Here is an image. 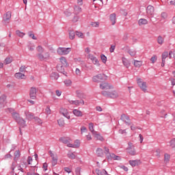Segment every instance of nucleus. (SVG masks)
I'll use <instances>...</instances> for the list:
<instances>
[{"label":"nucleus","mask_w":175,"mask_h":175,"mask_svg":"<svg viewBox=\"0 0 175 175\" xmlns=\"http://www.w3.org/2000/svg\"><path fill=\"white\" fill-rule=\"evenodd\" d=\"M92 136H94V133H92V132H91V133L86 132L85 133V137H86L87 140H91L92 139Z\"/></svg>","instance_id":"58836bf2"},{"label":"nucleus","mask_w":175,"mask_h":175,"mask_svg":"<svg viewBox=\"0 0 175 175\" xmlns=\"http://www.w3.org/2000/svg\"><path fill=\"white\" fill-rule=\"evenodd\" d=\"M106 75L105 74H98L96 76H94L92 80L94 83H99L100 81H103V80H106Z\"/></svg>","instance_id":"6e6552de"},{"label":"nucleus","mask_w":175,"mask_h":175,"mask_svg":"<svg viewBox=\"0 0 175 175\" xmlns=\"http://www.w3.org/2000/svg\"><path fill=\"white\" fill-rule=\"evenodd\" d=\"M67 157L69 159H76V154L73 152H68L67 153Z\"/></svg>","instance_id":"7c9ffc66"},{"label":"nucleus","mask_w":175,"mask_h":175,"mask_svg":"<svg viewBox=\"0 0 175 175\" xmlns=\"http://www.w3.org/2000/svg\"><path fill=\"white\" fill-rule=\"evenodd\" d=\"M77 98H79V99H83L85 98V96L84 95V94L81 93L79 90L77 91Z\"/></svg>","instance_id":"ea45409f"},{"label":"nucleus","mask_w":175,"mask_h":175,"mask_svg":"<svg viewBox=\"0 0 175 175\" xmlns=\"http://www.w3.org/2000/svg\"><path fill=\"white\" fill-rule=\"evenodd\" d=\"M75 34L77 35V36H78V38H80L81 39H84V34H83L82 32L76 31Z\"/></svg>","instance_id":"a18cd8bd"},{"label":"nucleus","mask_w":175,"mask_h":175,"mask_svg":"<svg viewBox=\"0 0 175 175\" xmlns=\"http://www.w3.org/2000/svg\"><path fill=\"white\" fill-rule=\"evenodd\" d=\"M13 59L12 57H6L4 60L5 65H9V64H12Z\"/></svg>","instance_id":"a19ab883"},{"label":"nucleus","mask_w":175,"mask_h":175,"mask_svg":"<svg viewBox=\"0 0 175 175\" xmlns=\"http://www.w3.org/2000/svg\"><path fill=\"white\" fill-rule=\"evenodd\" d=\"M59 113L60 114L64 116V117H66V118H68V120L70 119V116H69V112L68 111V109L65 108H61Z\"/></svg>","instance_id":"ddd939ff"},{"label":"nucleus","mask_w":175,"mask_h":175,"mask_svg":"<svg viewBox=\"0 0 175 175\" xmlns=\"http://www.w3.org/2000/svg\"><path fill=\"white\" fill-rule=\"evenodd\" d=\"M150 61H151L152 64H155V62H157V55H153L150 58Z\"/></svg>","instance_id":"680f3d73"},{"label":"nucleus","mask_w":175,"mask_h":175,"mask_svg":"<svg viewBox=\"0 0 175 175\" xmlns=\"http://www.w3.org/2000/svg\"><path fill=\"white\" fill-rule=\"evenodd\" d=\"M57 124L59 126H64V125H65V121L62 119H59L57 120Z\"/></svg>","instance_id":"3c124183"},{"label":"nucleus","mask_w":175,"mask_h":175,"mask_svg":"<svg viewBox=\"0 0 175 175\" xmlns=\"http://www.w3.org/2000/svg\"><path fill=\"white\" fill-rule=\"evenodd\" d=\"M96 173L98 175H107V172L105 170H96Z\"/></svg>","instance_id":"473e14b6"},{"label":"nucleus","mask_w":175,"mask_h":175,"mask_svg":"<svg viewBox=\"0 0 175 175\" xmlns=\"http://www.w3.org/2000/svg\"><path fill=\"white\" fill-rule=\"evenodd\" d=\"M169 161H170V154L165 153L164 154V161L167 163V162H169Z\"/></svg>","instance_id":"c03bdc74"},{"label":"nucleus","mask_w":175,"mask_h":175,"mask_svg":"<svg viewBox=\"0 0 175 175\" xmlns=\"http://www.w3.org/2000/svg\"><path fill=\"white\" fill-rule=\"evenodd\" d=\"M134 66L136 68H140L142 66V62L137 61V60H134Z\"/></svg>","instance_id":"49530a36"},{"label":"nucleus","mask_w":175,"mask_h":175,"mask_svg":"<svg viewBox=\"0 0 175 175\" xmlns=\"http://www.w3.org/2000/svg\"><path fill=\"white\" fill-rule=\"evenodd\" d=\"M64 84H65V85H66V87H69V85H70V84H72V81L67 79V80L64 81Z\"/></svg>","instance_id":"bf43d9fd"},{"label":"nucleus","mask_w":175,"mask_h":175,"mask_svg":"<svg viewBox=\"0 0 175 175\" xmlns=\"http://www.w3.org/2000/svg\"><path fill=\"white\" fill-rule=\"evenodd\" d=\"M137 84L144 92H147V83L142 81V79L137 80Z\"/></svg>","instance_id":"9d476101"},{"label":"nucleus","mask_w":175,"mask_h":175,"mask_svg":"<svg viewBox=\"0 0 175 175\" xmlns=\"http://www.w3.org/2000/svg\"><path fill=\"white\" fill-rule=\"evenodd\" d=\"M12 117L14 118V120L20 125L22 126V128H24V126H27V124H25V120H23V118L20 117V114L17 112H12Z\"/></svg>","instance_id":"f03ea898"},{"label":"nucleus","mask_w":175,"mask_h":175,"mask_svg":"<svg viewBox=\"0 0 175 175\" xmlns=\"http://www.w3.org/2000/svg\"><path fill=\"white\" fill-rule=\"evenodd\" d=\"M100 88L101 90H112L113 85L109 84L108 83H103L100 84Z\"/></svg>","instance_id":"dca6fc26"},{"label":"nucleus","mask_w":175,"mask_h":175,"mask_svg":"<svg viewBox=\"0 0 175 175\" xmlns=\"http://www.w3.org/2000/svg\"><path fill=\"white\" fill-rule=\"evenodd\" d=\"M101 94L103 95V96L110 98L111 99H116V98H118V93L116 91H103Z\"/></svg>","instance_id":"7ed1b4c3"},{"label":"nucleus","mask_w":175,"mask_h":175,"mask_svg":"<svg viewBox=\"0 0 175 175\" xmlns=\"http://www.w3.org/2000/svg\"><path fill=\"white\" fill-rule=\"evenodd\" d=\"M69 103L75 106H81V105H84V100H69Z\"/></svg>","instance_id":"6ab92c4d"},{"label":"nucleus","mask_w":175,"mask_h":175,"mask_svg":"<svg viewBox=\"0 0 175 175\" xmlns=\"http://www.w3.org/2000/svg\"><path fill=\"white\" fill-rule=\"evenodd\" d=\"M59 141L68 146V144H71L70 142H72V139L68 137H62L59 138Z\"/></svg>","instance_id":"a211bd4d"},{"label":"nucleus","mask_w":175,"mask_h":175,"mask_svg":"<svg viewBox=\"0 0 175 175\" xmlns=\"http://www.w3.org/2000/svg\"><path fill=\"white\" fill-rule=\"evenodd\" d=\"M92 133H93L94 137L96 140H100V142H103V140H105V138H103V136H102L100 133L92 132Z\"/></svg>","instance_id":"4468645a"},{"label":"nucleus","mask_w":175,"mask_h":175,"mask_svg":"<svg viewBox=\"0 0 175 175\" xmlns=\"http://www.w3.org/2000/svg\"><path fill=\"white\" fill-rule=\"evenodd\" d=\"M154 8L152 5H148L146 8V13L148 16H154Z\"/></svg>","instance_id":"412c9836"},{"label":"nucleus","mask_w":175,"mask_h":175,"mask_svg":"<svg viewBox=\"0 0 175 175\" xmlns=\"http://www.w3.org/2000/svg\"><path fill=\"white\" fill-rule=\"evenodd\" d=\"M127 53L131 55V57H135V55H136V50L134 49H129Z\"/></svg>","instance_id":"e433bc0d"},{"label":"nucleus","mask_w":175,"mask_h":175,"mask_svg":"<svg viewBox=\"0 0 175 175\" xmlns=\"http://www.w3.org/2000/svg\"><path fill=\"white\" fill-rule=\"evenodd\" d=\"M28 164L31 165L32 167H35L36 166V160L32 159V157H29L27 160Z\"/></svg>","instance_id":"b1692460"},{"label":"nucleus","mask_w":175,"mask_h":175,"mask_svg":"<svg viewBox=\"0 0 175 175\" xmlns=\"http://www.w3.org/2000/svg\"><path fill=\"white\" fill-rule=\"evenodd\" d=\"M72 113L74 116H76V117H83V112L79 109H74Z\"/></svg>","instance_id":"bb28decb"},{"label":"nucleus","mask_w":175,"mask_h":175,"mask_svg":"<svg viewBox=\"0 0 175 175\" xmlns=\"http://www.w3.org/2000/svg\"><path fill=\"white\" fill-rule=\"evenodd\" d=\"M37 51L39 53V54H42V53L44 52V49H43L42 46H38L37 47Z\"/></svg>","instance_id":"8fccbe9b"},{"label":"nucleus","mask_w":175,"mask_h":175,"mask_svg":"<svg viewBox=\"0 0 175 175\" xmlns=\"http://www.w3.org/2000/svg\"><path fill=\"white\" fill-rule=\"evenodd\" d=\"M45 111L46 114H51V109H50V107L47 106L46 108L45 109Z\"/></svg>","instance_id":"0e129e2a"},{"label":"nucleus","mask_w":175,"mask_h":175,"mask_svg":"<svg viewBox=\"0 0 175 175\" xmlns=\"http://www.w3.org/2000/svg\"><path fill=\"white\" fill-rule=\"evenodd\" d=\"M120 120L122 121V122H124L126 125L128 126L132 125V122L131 121V118H129V116L122 113L120 116Z\"/></svg>","instance_id":"0eeeda50"},{"label":"nucleus","mask_w":175,"mask_h":175,"mask_svg":"<svg viewBox=\"0 0 175 175\" xmlns=\"http://www.w3.org/2000/svg\"><path fill=\"white\" fill-rule=\"evenodd\" d=\"M170 147L175 151V138H173L170 141Z\"/></svg>","instance_id":"f704fd0d"},{"label":"nucleus","mask_w":175,"mask_h":175,"mask_svg":"<svg viewBox=\"0 0 175 175\" xmlns=\"http://www.w3.org/2000/svg\"><path fill=\"white\" fill-rule=\"evenodd\" d=\"M34 121L35 122H36V124H38L39 125H40V124H42V120H40V118H39L38 117L34 118Z\"/></svg>","instance_id":"864d4df0"},{"label":"nucleus","mask_w":175,"mask_h":175,"mask_svg":"<svg viewBox=\"0 0 175 175\" xmlns=\"http://www.w3.org/2000/svg\"><path fill=\"white\" fill-rule=\"evenodd\" d=\"M139 25H146L148 24V21L146 18H140L138 21Z\"/></svg>","instance_id":"c85d7f7f"},{"label":"nucleus","mask_w":175,"mask_h":175,"mask_svg":"<svg viewBox=\"0 0 175 175\" xmlns=\"http://www.w3.org/2000/svg\"><path fill=\"white\" fill-rule=\"evenodd\" d=\"M90 25H92V27H94L95 28H98V27H99V22H92Z\"/></svg>","instance_id":"13d9d810"},{"label":"nucleus","mask_w":175,"mask_h":175,"mask_svg":"<svg viewBox=\"0 0 175 175\" xmlns=\"http://www.w3.org/2000/svg\"><path fill=\"white\" fill-rule=\"evenodd\" d=\"M12 170H15L16 172H17V170H20L21 172H22V173H24V170H23V167H21V165L16 167L15 168H13Z\"/></svg>","instance_id":"4d7b16f0"},{"label":"nucleus","mask_w":175,"mask_h":175,"mask_svg":"<svg viewBox=\"0 0 175 175\" xmlns=\"http://www.w3.org/2000/svg\"><path fill=\"white\" fill-rule=\"evenodd\" d=\"M128 148H126V151L128 154H130V155H136V149H135V146L133 143L129 142L128 144Z\"/></svg>","instance_id":"1a4fd4ad"},{"label":"nucleus","mask_w":175,"mask_h":175,"mask_svg":"<svg viewBox=\"0 0 175 175\" xmlns=\"http://www.w3.org/2000/svg\"><path fill=\"white\" fill-rule=\"evenodd\" d=\"M109 19L112 25H115L116 24V13L111 14L109 15Z\"/></svg>","instance_id":"a878e982"},{"label":"nucleus","mask_w":175,"mask_h":175,"mask_svg":"<svg viewBox=\"0 0 175 175\" xmlns=\"http://www.w3.org/2000/svg\"><path fill=\"white\" fill-rule=\"evenodd\" d=\"M74 10H75V14H79V13L81 12V8H80V6L79 5H75L74 8Z\"/></svg>","instance_id":"37998d69"},{"label":"nucleus","mask_w":175,"mask_h":175,"mask_svg":"<svg viewBox=\"0 0 175 175\" xmlns=\"http://www.w3.org/2000/svg\"><path fill=\"white\" fill-rule=\"evenodd\" d=\"M88 57L89 59H91L94 65H96V66H100V64H99V60L98 59V58H96V57L94 56L92 54H89Z\"/></svg>","instance_id":"9b49d317"},{"label":"nucleus","mask_w":175,"mask_h":175,"mask_svg":"<svg viewBox=\"0 0 175 175\" xmlns=\"http://www.w3.org/2000/svg\"><path fill=\"white\" fill-rule=\"evenodd\" d=\"M14 161H18V158H20V157H21V154L20 153V150H16L14 154Z\"/></svg>","instance_id":"2f4dec72"},{"label":"nucleus","mask_w":175,"mask_h":175,"mask_svg":"<svg viewBox=\"0 0 175 175\" xmlns=\"http://www.w3.org/2000/svg\"><path fill=\"white\" fill-rule=\"evenodd\" d=\"M96 152L98 157H105V155H109L111 159H113L114 161H121V157H120L119 156L116 155L114 153L110 154V150L106 146L104 147V151L103 149L98 148L96 150Z\"/></svg>","instance_id":"f257e3e1"},{"label":"nucleus","mask_w":175,"mask_h":175,"mask_svg":"<svg viewBox=\"0 0 175 175\" xmlns=\"http://www.w3.org/2000/svg\"><path fill=\"white\" fill-rule=\"evenodd\" d=\"M49 155L52 159L51 163L52 166H55L57 163H58V154L57 153L50 150L49 152Z\"/></svg>","instance_id":"423d86ee"},{"label":"nucleus","mask_w":175,"mask_h":175,"mask_svg":"<svg viewBox=\"0 0 175 175\" xmlns=\"http://www.w3.org/2000/svg\"><path fill=\"white\" fill-rule=\"evenodd\" d=\"M16 79H24L25 77V75L21 73V72H16L15 74Z\"/></svg>","instance_id":"c9c22d12"},{"label":"nucleus","mask_w":175,"mask_h":175,"mask_svg":"<svg viewBox=\"0 0 175 175\" xmlns=\"http://www.w3.org/2000/svg\"><path fill=\"white\" fill-rule=\"evenodd\" d=\"M26 69H27V67L25 66H21L19 68V71L23 73L25 72Z\"/></svg>","instance_id":"052dcab7"},{"label":"nucleus","mask_w":175,"mask_h":175,"mask_svg":"<svg viewBox=\"0 0 175 175\" xmlns=\"http://www.w3.org/2000/svg\"><path fill=\"white\" fill-rule=\"evenodd\" d=\"M16 33L19 38H24L25 35V33L20 31V30H16Z\"/></svg>","instance_id":"09e8293b"},{"label":"nucleus","mask_w":175,"mask_h":175,"mask_svg":"<svg viewBox=\"0 0 175 175\" xmlns=\"http://www.w3.org/2000/svg\"><path fill=\"white\" fill-rule=\"evenodd\" d=\"M67 147H70L71 148H79V147H80V141L77 139L75 141L74 144H68Z\"/></svg>","instance_id":"aec40b11"},{"label":"nucleus","mask_w":175,"mask_h":175,"mask_svg":"<svg viewBox=\"0 0 175 175\" xmlns=\"http://www.w3.org/2000/svg\"><path fill=\"white\" fill-rule=\"evenodd\" d=\"M59 61L62 64L61 65H62L63 66H68V62H66V57H61L59 58Z\"/></svg>","instance_id":"cd10ccee"},{"label":"nucleus","mask_w":175,"mask_h":175,"mask_svg":"<svg viewBox=\"0 0 175 175\" xmlns=\"http://www.w3.org/2000/svg\"><path fill=\"white\" fill-rule=\"evenodd\" d=\"M12 18V12L8 11L4 15L3 23V24H9V21Z\"/></svg>","instance_id":"f8f14e48"},{"label":"nucleus","mask_w":175,"mask_h":175,"mask_svg":"<svg viewBox=\"0 0 175 175\" xmlns=\"http://www.w3.org/2000/svg\"><path fill=\"white\" fill-rule=\"evenodd\" d=\"M167 57H169V53L167 51L163 52L161 55L162 61H165Z\"/></svg>","instance_id":"79ce46f5"},{"label":"nucleus","mask_w":175,"mask_h":175,"mask_svg":"<svg viewBox=\"0 0 175 175\" xmlns=\"http://www.w3.org/2000/svg\"><path fill=\"white\" fill-rule=\"evenodd\" d=\"M37 58L39 59V61L43 62V61H49L50 59V53L46 52L44 55L43 53H38L37 54Z\"/></svg>","instance_id":"39448f33"},{"label":"nucleus","mask_w":175,"mask_h":175,"mask_svg":"<svg viewBox=\"0 0 175 175\" xmlns=\"http://www.w3.org/2000/svg\"><path fill=\"white\" fill-rule=\"evenodd\" d=\"M114 50H116V45H111L109 49L110 53H114Z\"/></svg>","instance_id":"69168bd1"},{"label":"nucleus","mask_w":175,"mask_h":175,"mask_svg":"<svg viewBox=\"0 0 175 175\" xmlns=\"http://www.w3.org/2000/svg\"><path fill=\"white\" fill-rule=\"evenodd\" d=\"M36 92H37L36 88H30L29 96L31 99H36Z\"/></svg>","instance_id":"2eb2a0df"},{"label":"nucleus","mask_w":175,"mask_h":175,"mask_svg":"<svg viewBox=\"0 0 175 175\" xmlns=\"http://www.w3.org/2000/svg\"><path fill=\"white\" fill-rule=\"evenodd\" d=\"M155 155H156V157L159 158L161 157V150H159V149L156 150Z\"/></svg>","instance_id":"e2e57ef3"},{"label":"nucleus","mask_w":175,"mask_h":175,"mask_svg":"<svg viewBox=\"0 0 175 175\" xmlns=\"http://www.w3.org/2000/svg\"><path fill=\"white\" fill-rule=\"evenodd\" d=\"M64 14L67 16L69 17V16H70V14H72V13H70V12L66 10L64 12Z\"/></svg>","instance_id":"774afa93"},{"label":"nucleus","mask_w":175,"mask_h":175,"mask_svg":"<svg viewBox=\"0 0 175 175\" xmlns=\"http://www.w3.org/2000/svg\"><path fill=\"white\" fill-rule=\"evenodd\" d=\"M89 130L90 132H95V130L94 129V123L91 122L89 124Z\"/></svg>","instance_id":"5fc2aeb1"},{"label":"nucleus","mask_w":175,"mask_h":175,"mask_svg":"<svg viewBox=\"0 0 175 175\" xmlns=\"http://www.w3.org/2000/svg\"><path fill=\"white\" fill-rule=\"evenodd\" d=\"M165 42V38H163L162 36H159L158 38H157V43L159 44H163V42Z\"/></svg>","instance_id":"4c0bfd02"},{"label":"nucleus","mask_w":175,"mask_h":175,"mask_svg":"<svg viewBox=\"0 0 175 175\" xmlns=\"http://www.w3.org/2000/svg\"><path fill=\"white\" fill-rule=\"evenodd\" d=\"M25 114L26 116L27 120H29V121H31L32 120H35L36 116H35V114H33V113L25 112Z\"/></svg>","instance_id":"5701e85b"},{"label":"nucleus","mask_w":175,"mask_h":175,"mask_svg":"<svg viewBox=\"0 0 175 175\" xmlns=\"http://www.w3.org/2000/svg\"><path fill=\"white\" fill-rule=\"evenodd\" d=\"M5 100H6V96H1L0 97V109H2L5 107Z\"/></svg>","instance_id":"393cba45"},{"label":"nucleus","mask_w":175,"mask_h":175,"mask_svg":"<svg viewBox=\"0 0 175 175\" xmlns=\"http://www.w3.org/2000/svg\"><path fill=\"white\" fill-rule=\"evenodd\" d=\"M29 38H31L33 40H37L38 38L35 36V34H33V31H29Z\"/></svg>","instance_id":"de8ad7c7"},{"label":"nucleus","mask_w":175,"mask_h":175,"mask_svg":"<svg viewBox=\"0 0 175 175\" xmlns=\"http://www.w3.org/2000/svg\"><path fill=\"white\" fill-rule=\"evenodd\" d=\"M50 77L51 79H52V80H58V78L59 77V75H58V73L57 72H52L50 75Z\"/></svg>","instance_id":"c756f323"},{"label":"nucleus","mask_w":175,"mask_h":175,"mask_svg":"<svg viewBox=\"0 0 175 175\" xmlns=\"http://www.w3.org/2000/svg\"><path fill=\"white\" fill-rule=\"evenodd\" d=\"M75 36H76V33L73 30L69 31V39L73 40L75 39Z\"/></svg>","instance_id":"72a5a7b5"},{"label":"nucleus","mask_w":175,"mask_h":175,"mask_svg":"<svg viewBox=\"0 0 175 175\" xmlns=\"http://www.w3.org/2000/svg\"><path fill=\"white\" fill-rule=\"evenodd\" d=\"M70 51H72L71 48L59 47L57 50V53L59 55H68Z\"/></svg>","instance_id":"20e7f679"},{"label":"nucleus","mask_w":175,"mask_h":175,"mask_svg":"<svg viewBox=\"0 0 175 175\" xmlns=\"http://www.w3.org/2000/svg\"><path fill=\"white\" fill-rule=\"evenodd\" d=\"M129 163L131 166L135 167V166H139V165H142V161H140V159L130 160Z\"/></svg>","instance_id":"f3484780"},{"label":"nucleus","mask_w":175,"mask_h":175,"mask_svg":"<svg viewBox=\"0 0 175 175\" xmlns=\"http://www.w3.org/2000/svg\"><path fill=\"white\" fill-rule=\"evenodd\" d=\"M66 66H62V64H57V71L59 72L60 73H63L65 76H66V72H65V68H64Z\"/></svg>","instance_id":"4be33fe9"},{"label":"nucleus","mask_w":175,"mask_h":175,"mask_svg":"<svg viewBox=\"0 0 175 175\" xmlns=\"http://www.w3.org/2000/svg\"><path fill=\"white\" fill-rule=\"evenodd\" d=\"M100 58H101L102 62H103V64H106L107 61V57L105 55H101Z\"/></svg>","instance_id":"603ef678"},{"label":"nucleus","mask_w":175,"mask_h":175,"mask_svg":"<svg viewBox=\"0 0 175 175\" xmlns=\"http://www.w3.org/2000/svg\"><path fill=\"white\" fill-rule=\"evenodd\" d=\"M123 62V64L124 65V66H126L128 68V66H129V63H128V60L126 59H124V60H122Z\"/></svg>","instance_id":"338daca9"},{"label":"nucleus","mask_w":175,"mask_h":175,"mask_svg":"<svg viewBox=\"0 0 175 175\" xmlns=\"http://www.w3.org/2000/svg\"><path fill=\"white\" fill-rule=\"evenodd\" d=\"M137 129H139L140 131H142V129L139 128L138 126H135L133 124H131V131H137Z\"/></svg>","instance_id":"6e6d98bb"}]
</instances>
